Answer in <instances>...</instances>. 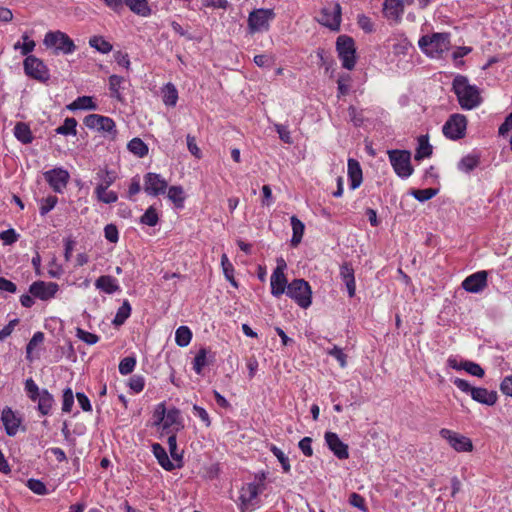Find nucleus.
Instances as JSON below:
<instances>
[{
	"label": "nucleus",
	"mask_w": 512,
	"mask_h": 512,
	"mask_svg": "<svg viewBox=\"0 0 512 512\" xmlns=\"http://www.w3.org/2000/svg\"><path fill=\"white\" fill-rule=\"evenodd\" d=\"M14 136L23 144H30L33 141V135L30 127L23 122H18L15 125Z\"/></svg>",
	"instance_id": "2f4dec72"
},
{
	"label": "nucleus",
	"mask_w": 512,
	"mask_h": 512,
	"mask_svg": "<svg viewBox=\"0 0 512 512\" xmlns=\"http://www.w3.org/2000/svg\"><path fill=\"white\" fill-rule=\"evenodd\" d=\"M73 404H74L73 392L70 388H67L64 390V393H63L62 411L66 412V413L70 412Z\"/></svg>",
	"instance_id": "0e129e2a"
},
{
	"label": "nucleus",
	"mask_w": 512,
	"mask_h": 512,
	"mask_svg": "<svg viewBox=\"0 0 512 512\" xmlns=\"http://www.w3.org/2000/svg\"><path fill=\"white\" fill-rule=\"evenodd\" d=\"M192 339V332L187 326H180L175 332V342L180 347L189 345Z\"/></svg>",
	"instance_id": "58836bf2"
},
{
	"label": "nucleus",
	"mask_w": 512,
	"mask_h": 512,
	"mask_svg": "<svg viewBox=\"0 0 512 512\" xmlns=\"http://www.w3.org/2000/svg\"><path fill=\"white\" fill-rule=\"evenodd\" d=\"M128 150L134 155L142 158L148 154L147 145L140 138H133L128 142Z\"/></svg>",
	"instance_id": "4c0bfd02"
},
{
	"label": "nucleus",
	"mask_w": 512,
	"mask_h": 512,
	"mask_svg": "<svg viewBox=\"0 0 512 512\" xmlns=\"http://www.w3.org/2000/svg\"><path fill=\"white\" fill-rule=\"evenodd\" d=\"M286 263L283 259L278 260L277 267L273 271L270 278L271 294L275 297L281 296L286 293L287 290V279L284 274Z\"/></svg>",
	"instance_id": "ddd939ff"
},
{
	"label": "nucleus",
	"mask_w": 512,
	"mask_h": 512,
	"mask_svg": "<svg viewBox=\"0 0 512 512\" xmlns=\"http://www.w3.org/2000/svg\"><path fill=\"white\" fill-rule=\"evenodd\" d=\"M390 163L395 173L401 178H408L413 168L411 166V153L407 150H392L388 152Z\"/></svg>",
	"instance_id": "6e6552de"
},
{
	"label": "nucleus",
	"mask_w": 512,
	"mask_h": 512,
	"mask_svg": "<svg viewBox=\"0 0 512 512\" xmlns=\"http://www.w3.org/2000/svg\"><path fill=\"white\" fill-rule=\"evenodd\" d=\"M478 163L479 161L477 157L468 155L460 160L458 163V169L465 173H469L477 167Z\"/></svg>",
	"instance_id": "09e8293b"
},
{
	"label": "nucleus",
	"mask_w": 512,
	"mask_h": 512,
	"mask_svg": "<svg viewBox=\"0 0 512 512\" xmlns=\"http://www.w3.org/2000/svg\"><path fill=\"white\" fill-rule=\"evenodd\" d=\"M453 384L462 392L470 394L471 398L480 404L493 406L497 402L498 395L496 391H489L482 387H473L468 381L461 378H455Z\"/></svg>",
	"instance_id": "20e7f679"
},
{
	"label": "nucleus",
	"mask_w": 512,
	"mask_h": 512,
	"mask_svg": "<svg viewBox=\"0 0 512 512\" xmlns=\"http://www.w3.org/2000/svg\"><path fill=\"white\" fill-rule=\"evenodd\" d=\"M149 0H123V4H125L133 13L142 16L148 17L151 14V8L148 4Z\"/></svg>",
	"instance_id": "bb28decb"
},
{
	"label": "nucleus",
	"mask_w": 512,
	"mask_h": 512,
	"mask_svg": "<svg viewBox=\"0 0 512 512\" xmlns=\"http://www.w3.org/2000/svg\"><path fill=\"white\" fill-rule=\"evenodd\" d=\"M467 119L462 114H452L443 125V134L451 139L458 140L465 136Z\"/></svg>",
	"instance_id": "1a4fd4ad"
},
{
	"label": "nucleus",
	"mask_w": 512,
	"mask_h": 512,
	"mask_svg": "<svg viewBox=\"0 0 512 512\" xmlns=\"http://www.w3.org/2000/svg\"><path fill=\"white\" fill-rule=\"evenodd\" d=\"M349 503L350 505H352L353 507H356L358 509H360L361 511L363 512H367V507L365 505V499L359 495L358 493H352L350 494L349 496Z\"/></svg>",
	"instance_id": "338daca9"
},
{
	"label": "nucleus",
	"mask_w": 512,
	"mask_h": 512,
	"mask_svg": "<svg viewBox=\"0 0 512 512\" xmlns=\"http://www.w3.org/2000/svg\"><path fill=\"white\" fill-rule=\"evenodd\" d=\"M432 154V146L429 143L427 135H421L418 138V146L415 153V160H422L430 157Z\"/></svg>",
	"instance_id": "473e14b6"
},
{
	"label": "nucleus",
	"mask_w": 512,
	"mask_h": 512,
	"mask_svg": "<svg viewBox=\"0 0 512 512\" xmlns=\"http://www.w3.org/2000/svg\"><path fill=\"white\" fill-rule=\"evenodd\" d=\"M260 492V486L256 483H247L242 486L239 496L242 512L252 506L253 501L258 497Z\"/></svg>",
	"instance_id": "412c9836"
},
{
	"label": "nucleus",
	"mask_w": 512,
	"mask_h": 512,
	"mask_svg": "<svg viewBox=\"0 0 512 512\" xmlns=\"http://www.w3.org/2000/svg\"><path fill=\"white\" fill-rule=\"evenodd\" d=\"M275 13L272 9H256L249 14L248 28L251 33L267 31L269 22L273 20Z\"/></svg>",
	"instance_id": "9d476101"
},
{
	"label": "nucleus",
	"mask_w": 512,
	"mask_h": 512,
	"mask_svg": "<svg viewBox=\"0 0 512 512\" xmlns=\"http://www.w3.org/2000/svg\"><path fill=\"white\" fill-rule=\"evenodd\" d=\"M152 453L157 459L158 464L166 471H173L178 468L173 460H171L165 448L159 443L152 444Z\"/></svg>",
	"instance_id": "5701e85b"
},
{
	"label": "nucleus",
	"mask_w": 512,
	"mask_h": 512,
	"mask_svg": "<svg viewBox=\"0 0 512 512\" xmlns=\"http://www.w3.org/2000/svg\"><path fill=\"white\" fill-rule=\"evenodd\" d=\"M44 340V334L42 332H36L34 333V335L32 336V338L30 339L29 343L27 344V347H26V353H27V357H29V355L32 353V351L39 345L43 342Z\"/></svg>",
	"instance_id": "69168bd1"
},
{
	"label": "nucleus",
	"mask_w": 512,
	"mask_h": 512,
	"mask_svg": "<svg viewBox=\"0 0 512 512\" xmlns=\"http://www.w3.org/2000/svg\"><path fill=\"white\" fill-rule=\"evenodd\" d=\"M449 33H433L424 35L418 41L421 51L430 58H439L450 48Z\"/></svg>",
	"instance_id": "f03ea898"
},
{
	"label": "nucleus",
	"mask_w": 512,
	"mask_h": 512,
	"mask_svg": "<svg viewBox=\"0 0 512 512\" xmlns=\"http://www.w3.org/2000/svg\"><path fill=\"white\" fill-rule=\"evenodd\" d=\"M384 14L388 19L400 20L404 12V1L403 0H385L384 2Z\"/></svg>",
	"instance_id": "393cba45"
},
{
	"label": "nucleus",
	"mask_w": 512,
	"mask_h": 512,
	"mask_svg": "<svg viewBox=\"0 0 512 512\" xmlns=\"http://www.w3.org/2000/svg\"><path fill=\"white\" fill-rule=\"evenodd\" d=\"M437 193V190L432 188L413 190L412 195L415 199L420 202H425L433 198Z\"/></svg>",
	"instance_id": "5fc2aeb1"
},
{
	"label": "nucleus",
	"mask_w": 512,
	"mask_h": 512,
	"mask_svg": "<svg viewBox=\"0 0 512 512\" xmlns=\"http://www.w3.org/2000/svg\"><path fill=\"white\" fill-rule=\"evenodd\" d=\"M318 22L331 30H338L341 22V7L338 3L324 7L319 17Z\"/></svg>",
	"instance_id": "4468645a"
},
{
	"label": "nucleus",
	"mask_w": 512,
	"mask_h": 512,
	"mask_svg": "<svg viewBox=\"0 0 512 512\" xmlns=\"http://www.w3.org/2000/svg\"><path fill=\"white\" fill-rule=\"evenodd\" d=\"M96 178L99 180V183L95 189H99L100 187L108 189L116 181L117 175L113 170L100 169L96 173Z\"/></svg>",
	"instance_id": "c756f323"
},
{
	"label": "nucleus",
	"mask_w": 512,
	"mask_h": 512,
	"mask_svg": "<svg viewBox=\"0 0 512 512\" xmlns=\"http://www.w3.org/2000/svg\"><path fill=\"white\" fill-rule=\"evenodd\" d=\"M193 415L198 417L206 427L211 425V420L208 412L201 406L194 405L192 408Z\"/></svg>",
	"instance_id": "e2e57ef3"
},
{
	"label": "nucleus",
	"mask_w": 512,
	"mask_h": 512,
	"mask_svg": "<svg viewBox=\"0 0 512 512\" xmlns=\"http://www.w3.org/2000/svg\"><path fill=\"white\" fill-rule=\"evenodd\" d=\"M336 48L342 66L347 70H352L356 63L354 40L349 36L341 35L337 39Z\"/></svg>",
	"instance_id": "0eeeda50"
},
{
	"label": "nucleus",
	"mask_w": 512,
	"mask_h": 512,
	"mask_svg": "<svg viewBox=\"0 0 512 512\" xmlns=\"http://www.w3.org/2000/svg\"><path fill=\"white\" fill-rule=\"evenodd\" d=\"M69 110H96L97 104L91 96H81L68 105Z\"/></svg>",
	"instance_id": "c85d7f7f"
},
{
	"label": "nucleus",
	"mask_w": 512,
	"mask_h": 512,
	"mask_svg": "<svg viewBox=\"0 0 512 512\" xmlns=\"http://www.w3.org/2000/svg\"><path fill=\"white\" fill-rule=\"evenodd\" d=\"M488 273L484 270L475 272L464 279L462 287L470 293H479L487 286Z\"/></svg>",
	"instance_id": "6ab92c4d"
},
{
	"label": "nucleus",
	"mask_w": 512,
	"mask_h": 512,
	"mask_svg": "<svg viewBox=\"0 0 512 512\" xmlns=\"http://www.w3.org/2000/svg\"><path fill=\"white\" fill-rule=\"evenodd\" d=\"M348 178L350 181V188L352 190L358 188L362 183V169L359 162L350 158L348 160Z\"/></svg>",
	"instance_id": "a878e982"
},
{
	"label": "nucleus",
	"mask_w": 512,
	"mask_h": 512,
	"mask_svg": "<svg viewBox=\"0 0 512 512\" xmlns=\"http://www.w3.org/2000/svg\"><path fill=\"white\" fill-rule=\"evenodd\" d=\"M28 488L37 495L47 494V488L45 484L37 479H29L27 482Z\"/></svg>",
	"instance_id": "680f3d73"
},
{
	"label": "nucleus",
	"mask_w": 512,
	"mask_h": 512,
	"mask_svg": "<svg viewBox=\"0 0 512 512\" xmlns=\"http://www.w3.org/2000/svg\"><path fill=\"white\" fill-rule=\"evenodd\" d=\"M76 127H77L76 119L72 118V117L71 118L68 117L64 120V123L56 129V133L65 135V136H67V135L75 136L77 134Z\"/></svg>",
	"instance_id": "79ce46f5"
},
{
	"label": "nucleus",
	"mask_w": 512,
	"mask_h": 512,
	"mask_svg": "<svg viewBox=\"0 0 512 512\" xmlns=\"http://www.w3.org/2000/svg\"><path fill=\"white\" fill-rule=\"evenodd\" d=\"M178 100V91L176 87L168 83L163 89V102L167 106H175Z\"/></svg>",
	"instance_id": "ea45409f"
},
{
	"label": "nucleus",
	"mask_w": 512,
	"mask_h": 512,
	"mask_svg": "<svg viewBox=\"0 0 512 512\" xmlns=\"http://www.w3.org/2000/svg\"><path fill=\"white\" fill-rule=\"evenodd\" d=\"M461 367L470 375L476 376L478 378H482L485 374L483 368L479 364L472 361H462Z\"/></svg>",
	"instance_id": "8fccbe9b"
},
{
	"label": "nucleus",
	"mask_w": 512,
	"mask_h": 512,
	"mask_svg": "<svg viewBox=\"0 0 512 512\" xmlns=\"http://www.w3.org/2000/svg\"><path fill=\"white\" fill-rule=\"evenodd\" d=\"M84 125L91 130H95L102 137L108 140H115L118 134L115 121L100 114H89L83 120Z\"/></svg>",
	"instance_id": "7ed1b4c3"
},
{
	"label": "nucleus",
	"mask_w": 512,
	"mask_h": 512,
	"mask_svg": "<svg viewBox=\"0 0 512 512\" xmlns=\"http://www.w3.org/2000/svg\"><path fill=\"white\" fill-rule=\"evenodd\" d=\"M37 401L39 412L42 415L49 414L54 402L53 396L46 389H43Z\"/></svg>",
	"instance_id": "f704fd0d"
},
{
	"label": "nucleus",
	"mask_w": 512,
	"mask_h": 512,
	"mask_svg": "<svg viewBox=\"0 0 512 512\" xmlns=\"http://www.w3.org/2000/svg\"><path fill=\"white\" fill-rule=\"evenodd\" d=\"M270 451L280 462L283 471L285 473H289L291 470V466H290L289 458L285 455V453L274 444L270 445Z\"/></svg>",
	"instance_id": "49530a36"
},
{
	"label": "nucleus",
	"mask_w": 512,
	"mask_h": 512,
	"mask_svg": "<svg viewBox=\"0 0 512 512\" xmlns=\"http://www.w3.org/2000/svg\"><path fill=\"white\" fill-rule=\"evenodd\" d=\"M58 199L56 196H48L40 200L39 212L42 216L50 212L57 204Z\"/></svg>",
	"instance_id": "864d4df0"
},
{
	"label": "nucleus",
	"mask_w": 512,
	"mask_h": 512,
	"mask_svg": "<svg viewBox=\"0 0 512 512\" xmlns=\"http://www.w3.org/2000/svg\"><path fill=\"white\" fill-rule=\"evenodd\" d=\"M158 221V213L153 206H150L140 218V222L142 224L150 227L155 226L158 223Z\"/></svg>",
	"instance_id": "de8ad7c7"
},
{
	"label": "nucleus",
	"mask_w": 512,
	"mask_h": 512,
	"mask_svg": "<svg viewBox=\"0 0 512 512\" xmlns=\"http://www.w3.org/2000/svg\"><path fill=\"white\" fill-rule=\"evenodd\" d=\"M43 44L47 48L54 49V54L69 55L75 52L76 45L74 41L65 33L60 30L49 31L45 34Z\"/></svg>",
	"instance_id": "39448f33"
},
{
	"label": "nucleus",
	"mask_w": 512,
	"mask_h": 512,
	"mask_svg": "<svg viewBox=\"0 0 512 512\" xmlns=\"http://www.w3.org/2000/svg\"><path fill=\"white\" fill-rule=\"evenodd\" d=\"M290 222H291L292 231H293V235L291 238V245L293 247H297L302 240L304 230H305V225L296 216H292L290 218Z\"/></svg>",
	"instance_id": "7c9ffc66"
},
{
	"label": "nucleus",
	"mask_w": 512,
	"mask_h": 512,
	"mask_svg": "<svg viewBox=\"0 0 512 512\" xmlns=\"http://www.w3.org/2000/svg\"><path fill=\"white\" fill-rule=\"evenodd\" d=\"M1 421L8 436H15L22 424V417L11 408L6 407L1 414Z\"/></svg>",
	"instance_id": "f3484780"
},
{
	"label": "nucleus",
	"mask_w": 512,
	"mask_h": 512,
	"mask_svg": "<svg viewBox=\"0 0 512 512\" xmlns=\"http://www.w3.org/2000/svg\"><path fill=\"white\" fill-rule=\"evenodd\" d=\"M131 314V306L127 300L118 308L113 323L115 325H122Z\"/></svg>",
	"instance_id": "a18cd8bd"
},
{
	"label": "nucleus",
	"mask_w": 512,
	"mask_h": 512,
	"mask_svg": "<svg viewBox=\"0 0 512 512\" xmlns=\"http://www.w3.org/2000/svg\"><path fill=\"white\" fill-rule=\"evenodd\" d=\"M286 294L303 309H307L312 303L311 287L303 279H294L289 283Z\"/></svg>",
	"instance_id": "423d86ee"
},
{
	"label": "nucleus",
	"mask_w": 512,
	"mask_h": 512,
	"mask_svg": "<svg viewBox=\"0 0 512 512\" xmlns=\"http://www.w3.org/2000/svg\"><path fill=\"white\" fill-rule=\"evenodd\" d=\"M104 235L105 238L111 243H116L119 239L118 229L113 224H108L105 226Z\"/></svg>",
	"instance_id": "774afa93"
},
{
	"label": "nucleus",
	"mask_w": 512,
	"mask_h": 512,
	"mask_svg": "<svg viewBox=\"0 0 512 512\" xmlns=\"http://www.w3.org/2000/svg\"><path fill=\"white\" fill-rule=\"evenodd\" d=\"M76 336L88 345L96 344L99 341V337L96 334L85 331L82 328L76 329Z\"/></svg>",
	"instance_id": "4d7b16f0"
},
{
	"label": "nucleus",
	"mask_w": 512,
	"mask_h": 512,
	"mask_svg": "<svg viewBox=\"0 0 512 512\" xmlns=\"http://www.w3.org/2000/svg\"><path fill=\"white\" fill-rule=\"evenodd\" d=\"M25 73L36 80L46 81L49 79V71L42 60L30 55L23 62Z\"/></svg>",
	"instance_id": "9b49d317"
},
{
	"label": "nucleus",
	"mask_w": 512,
	"mask_h": 512,
	"mask_svg": "<svg viewBox=\"0 0 512 512\" xmlns=\"http://www.w3.org/2000/svg\"><path fill=\"white\" fill-rule=\"evenodd\" d=\"M183 427L181 423V414L180 411L176 408L169 409L165 416L164 423L161 427L163 431H166L168 434L175 433L179 431Z\"/></svg>",
	"instance_id": "4be33fe9"
},
{
	"label": "nucleus",
	"mask_w": 512,
	"mask_h": 512,
	"mask_svg": "<svg viewBox=\"0 0 512 512\" xmlns=\"http://www.w3.org/2000/svg\"><path fill=\"white\" fill-rule=\"evenodd\" d=\"M327 353L330 356L334 357L342 368H345L347 366V355L343 352V350L340 347L335 345L333 346V348L328 350Z\"/></svg>",
	"instance_id": "052dcab7"
},
{
	"label": "nucleus",
	"mask_w": 512,
	"mask_h": 512,
	"mask_svg": "<svg viewBox=\"0 0 512 512\" xmlns=\"http://www.w3.org/2000/svg\"><path fill=\"white\" fill-rule=\"evenodd\" d=\"M452 86L461 108L472 110L481 104L482 98L478 87L471 85L467 77L462 75L456 76Z\"/></svg>",
	"instance_id": "f257e3e1"
},
{
	"label": "nucleus",
	"mask_w": 512,
	"mask_h": 512,
	"mask_svg": "<svg viewBox=\"0 0 512 512\" xmlns=\"http://www.w3.org/2000/svg\"><path fill=\"white\" fill-rule=\"evenodd\" d=\"M136 366V358L134 356H127L119 363V372L122 375L130 374Z\"/></svg>",
	"instance_id": "3c124183"
},
{
	"label": "nucleus",
	"mask_w": 512,
	"mask_h": 512,
	"mask_svg": "<svg viewBox=\"0 0 512 512\" xmlns=\"http://www.w3.org/2000/svg\"><path fill=\"white\" fill-rule=\"evenodd\" d=\"M168 188L167 180L158 173L149 172L144 175V191L156 197L165 194Z\"/></svg>",
	"instance_id": "f8f14e48"
},
{
	"label": "nucleus",
	"mask_w": 512,
	"mask_h": 512,
	"mask_svg": "<svg viewBox=\"0 0 512 512\" xmlns=\"http://www.w3.org/2000/svg\"><path fill=\"white\" fill-rule=\"evenodd\" d=\"M168 448L170 452L171 459L175 462L178 468H181L183 465L182 459L183 455L182 452L178 450L177 446V437L175 433H172L168 436Z\"/></svg>",
	"instance_id": "72a5a7b5"
},
{
	"label": "nucleus",
	"mask_w": 512,
	"mask_h": 512,
	"mask_svg": "<svg viewBox=\"0 0 512 512\" xmlns=\"http://www.w3.org/2000/svg\"><path fill=\"white\" fill-rule=\"evenodd\" d=\"M210 363V360L208 359V350L205 348H201L193 360V370L198 374L201 375L203 368L207 366Z\"/></svg>",
	"instance_id": "c9c22d12"
},
{
	"label": "nucleus",
	"mask_w": 512,
	"mask_h": 512,
	"mask_svg": "<svg viewBox=\"0 0 512 512\" xmlns=\"http://www.w3.org/2000/svg\"><path fill=\"white\" fill-rule=\"evenodd\" d=\"M94 193L97 200L105 204L115 203L118 200V195L116 192L108 191V189H104L103 187L95 189Z\"/></svg>",
	"instance_id": "c03bdc74"
},
{
	"label": "nucleus",
	"mask_w": 512,
	"mask_h": 512,
	"mask_svg": "<svg viewBox=\"0 0 512 512\" xmlns=\"http://www.w3.org/2000/svg\"><path fill=\"white\" fill-rule=\"evenodd\" d=\"M340 277L344 282L349 297H353L356 291L354 269L350 263H343L340 267Z\"/></svg>",
	"instance_id": "b1692460"
},
{
	"label": "nucleus",
	"mask_w": 512,
	"mask_h": 512,
	"mask_svg": "<svg viewBox=\"0 0 512 512\" xmlns=\"http://www.w3.org/2000/svg\"><path fill=\"white\" fill-rule=\"evenodd\" d=\"M25 391L28 397L34 402L37 401V399L41 395V391L38 385L32 378H29L25 381Z\"/></svg>",
	"instance_id": "603ef678"
},
{
	"label": "nucleus",
	"mask_w": 512,
	"mask_h": 512,
	"mask_svg": "<svg viewBox=\"0 0 512 512\" xmlns=\"http://www.w3.org/2000/svg\"><path fill=\"white\" fill-rule=\"evenodd\" d=\"M23 43L16 42L13 46L14 50H20L21 54L24 56H29L36 44L34 40H31L27 34L22 35Z\"/></svg>",
	"instance_id": "37998d69"
},
{
	"label": "nucleus",
	"mask_w": 512,
	"mask_h": 512,
	"mask_svg": "<svg viewBox=\"0 0 512 512\" xmlns=\"http://www.w3.org/2000/svg\"><path fill=\"white\" fill-rule=\"evenodd\" d=\"M167 189L168 199L172 201L176 207H182L185 200L183 188L181 186H171Z\"/></svg>",
	"instance_id": "a19ab883"
},
{
	"label": "nucleus",
	"mask_w": 512,
	"mask_h": 512,
	"mask_svg": "<svg viewBox=\"0 0 512 512\" xmlns=\"http://www.w3.org/2000/svg\"><path fill=\"white\" fill-rule=\"evenodd\" d=\"M128 386L134 393H140L144 389L145 379L141 375H133L128 381Z\"/></svg>",
	"instance_id": "bf43d9fd"
},
{
	"label": "nucleus",
	"mask_w": 512,
	"mask_h": 512,
	"mask_svg": "<svg viewBox=\"0 0 512 512\" xmlns=\"http://www.w3.org/2000/svg\"><path fill=\"white\" fill-rule=\"evenodd\" d=\"M325 441L328 448L334 453L338 459H347L349 457L348 446L341 441L339 436L334 432L325 433Z\"/></svg>",
	"instance_id": "aec40b11"
},
{
	"label": "nucleus",
	"mask_w": 512,
	"mask_h": 512,
	"mask_svg": "<svg viewBox=\"0 0 512 512\" xmlns=\"http://www.w3.org/2000/svg\"><path fill=\"white\" fill-rule=\"evenodd\" d=\"M89 45L102 54H108L113 49L112 44L106 41L102 36H92L89 39Z\"/></svg>",
	"instance_id": "e433bc0d"
},
{
	"label": "nucleus",
	"mask_w": 512,
	"mask_h": 512,
	"mask_svg": "<svg viewBox=\"0 0 512 512\" xmlns=\"http://www.w3.org/2000/svg\"><path fill=\"white\" fill-rule=\"evenodd\" d=\"M166 407L164 403H160L155 407V410L153 412V419H154V425L162 427L165 416L167 414Z\"/></svg>",
	"instance_id": "6e6d98bb"
},
{
	"label": "nucleus",
	"mask_w": 512,
	"mask_h": 512,
	"mask_svg": "<svg viewBox=\"0 0 512 512\" xmlns=\"http://www.w3.org/2000/svg\"><path fill=\"white\" fill-rule=\"evenodd\" d=\"M95 286L97 289H100L101 291L107 293V294H113L117 290H119V285L117 283V280L109 275L100 276L96 282Z\"/></svg>",
	"instance_id": "cd10ccee"
},
{
	"label": "nucleus",
	"mask_w": 512,
	"mask_h": 512,
	"mask_svg": "<svg viewBox=\"0 0 512 512\" xmlns=\"http://www.w3.org/2000/svg\"><path fill=\"white\" fill-rule=\"evenodd\" d=\"M123 83V78L117 75H112L109 77V88L112 93V97L117 99H121L119 90L121 88V84Z\"/></svg>",
	"instance_id": "13d9d810"
},
{
	"label": "nucleus",
	"mask_w": 512,
	"mask_h": 512,
	"mask_svg": "<svg viewBox=\"0 0 512 512\" xmlns=\"http://www.w3.org/2000/svg\"><path fill=\"white\" fill-rule=\"evenodd\" d=\"M440 436L447 440L450 446L456 450L457 452H470L473 449V444L471 440L463 436L461 434H458L452 430L443 428L440 430Z\"/></svg>",
	"instance_id": "2eb2a0df"
},
{
	"label": "nucleus",
	"mask_w": 512,
	"mask_h": 512,
	"mask_svg": "<svg viewBox=\"0 0 512 512\" xmlns=\"http://www.w3.org/2000/svg\"><path fill=\"white\" fill-rule=\"evenodd\" d=\"M59 286L55 282L36 281L30 285L29 292L41 300H49L55 296Z\"/></svg>",
	"instance_id": "a211bd4d"
},
{
	"label": "nucleus",
	"mask_w": 512,
	"mask_h": 512,
	"mask_svg": "<svg viewBox=\"0 0 512 512\" xmlns=\"http://www.w3.org/2000/svg\"><path fill=\"white\" fill-rule=\"evenodd\" d=\"M44 178L54 192L62 193L68 184L70 175L63 168H54L44 172Z\"/></svg>",
	"instance_id": "dca6fc26"
}]
</instances>
